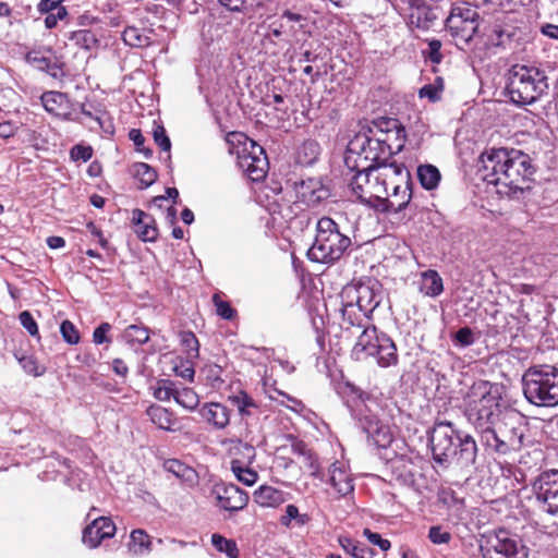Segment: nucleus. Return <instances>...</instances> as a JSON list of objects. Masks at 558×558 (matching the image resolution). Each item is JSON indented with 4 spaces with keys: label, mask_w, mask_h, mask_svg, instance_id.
<instances>
[{
    "label": "nucleus",
    "mask_w": 558,
    "mask_h": 558,
    "mask_svg": "<svg viewBox=\"0 0 558 558\" xmlns=\"http://www.w3.org/2000/svg\"><path fill=\"white\" fill-rule=\"evenodd\" d=\"M403 145L404 129L398 120H373L349 141L344 166L347 169L365 170L379 165H390L392 155Z\"/></svg>",
    "instance_id": "nucleus-1"
},
{
    "label": "nucleus",
    "mask_w": 558,
    "mask_h": 558,
    "mask_svg": "<svg viewBox=\"0 0 558 558\" xmlns=\"http://www.w3.org/2000/svg\"><path fill=\"white\" fill-rule=\"evenodd\" d=\"M478 171L488 184L508 197H517L530 190L534 168L530 157L518 149L490 148L482 153Z\"/></svg>",
    "instance_id": "nucleus-2"
},
{
    "label": "nucleus",
    "mask_w": 558,
    "mask_h": 558,
    "mask_svg": "<svg viewBox=\"0 0 558 558\" xmlns=\"http://www.w3.org/2000/svg\"><path fill=\"white\" fill-rule=\"evenodd\" d=\"M433 459L442 466L456 462L462 468L472 465L477 456L473 437L457 429L449 421L436 422L429 436Z\"/></svg>",
    "instance_id": "nucleus-3"
},
{
    "label": "nucleus",
    "mask_w": 558,
    "mask_h": 558,
    "mask_svg": "<svg viewBox=\"0 0 558 558\" xmlns=\"http://www.w3.org/2000/svg\"><path fill=\"white\" fill-rule=\"evenodd\" d=\"M500 395L498 387L486 380L475 381L469 389L464 402L469 421L481 432L498 416Z\"/></svg>",
    "instance_id": "nucleus-4"
},
{
    "label": "nucleus",
    "mask_w": 558,
    "mask_h": 558,
    "mask_svg": "<svg viewBox=\"0 0 558 558\" xmlns=\"http://www.w3.org/2000/svg\"><path fill=\"white\" fill-rule=\"evenodd\" d=\"M526 400L537 407L558 404V368L554 365L530 367L522 377Z\"/></svg>",
    "instance_id": "nucleus-5"
},
{
    "label": "nucleus",
    "mask_w": 558,
    "mask_h": 558,
    "mask_svg": "<svg viewBox=\"0 0 558 558\" xmlns=\"http://www.w3.org/2000/svg\"><path fill=\"white\" fill-rule=\"evenodd\" d=\"M506 88L512 102L530 105L547 92V76L535 66L514 65L510 70Z\"/></svg>",
    "instance_id": "nucleus-6"
},
{
    "label": "nucleus",
    "mask_w": 558,
    "mask_h": 558,
    "mask_svg": "<svg viewBox=\"0 0 558 558\" xmlns=\"http://www.w3.org/2000/svg\"><path fill=\"white\" fill-rule=\"evenodd\" d=\"M351 245V239L340 232L338 225L329 217L320 218L316 223V236L307 251L311 260L332 263L338 260Z\"/></svg>",
    "instance_id": "nucleus-7"
},
{
    "label": "nucleus",
    "mask_w": 558,
    "mask_h": 558,
    "mask_svg": "<svg viewBox=\"0 0 558 558\" xmlns=\"http://www.w3.org/2000/svg\"><path fill=\"white\" fill-rule=\"evenodd\" d=\"M483 445L499 454L518 451L523 442L524 426L515 414H507L478 432Z\"/></svg>",
    "instance_id": "nucleus-8"
},
{
    "label": "nucleus",
    "mask_w": 558,
    "mask_h": 558,
    "mask_svg": "<svg viewBox=\"0 0 558 558\" xmlns=\"http://www.w3.org/2000/svg\"><path fill=\"white\" fill-rule=\"evenodd\" d=\"M352 356L357 361L374 357L380 367L395 366L398 363L395 342L375 326L364 327L352 349Z\"/></svg>",
    "instance_id": "nucleus-9"
},
{
    "label": "nucleus",
    "mask_w": 558,
    "mask_h": 558,
    "mask_svg": "<svg viewBox=\"0 0 558 558\" xmlns=\"http://www.w3.org/2000/svg\"><path fill=\"white\" fill-rule=\"evenodd\" d=\"M481 16L475 8L458 4L451 9L446 20V27L458 48L470 46L478 32Z\"/></svg>",
    "instance_id": "nucleus-10"
},
{
    "label": "nucleus",
    "mask_w": 558,
    "mask_h": 558,
    "mask_svg": "<svg viewBox=\"0 0 558 558\" xmlns=\"http://www.w3.org/2000/svg\"><path fill=\"white\" fill-rule=\"evenodd\" d=\"M484 558H527V549L518 536L499 530L485 537L481 545Z\"/></svg>",
    "instance_id": "nucleus-11"
},
{
    "label": "nucleus",
    "mask_w": 558,
    "mask_h": 558,
    "mask_svg": "<svg viewBox=\"0 0 558 558\" xmlns=\"http://www.w3.org/2000/svg\"><path fill=\"white\" fill-rule=\"evenodd\" d=\"M398 166V162L391 161L390 165H379V167L362 170L360 180L365 181V186L361 192L367 195L368 203L381 201L388 195V182L391 181Z\"/></svg>",
    "instance_id": "nucleus-12"
},
{
    "label": "nucleus",
    "mask_w": 558,
    "mask_h": 558,
    "mask_svg": "<svg viewBox=\"0 0 558 558\" xmlns=\"http://www.w3.org/2000/svg\"><path fill=\"white\" fill-rule=\"evenodd\" d=\"M389 183H391V193L388 192L381 201L386 204V210L399 213L407 207L412 197L410 172L404 165L399 163Z\"/></svg>",
    "instance_id": "nucleus-13"
},
{
    "label": "nucleus",
    "mask_w": 558,
    "mask_h": 558,
    "mask_svg": "<svg viewBox=\"0 0 558 558\" xmlns=\"http://www.w3.org/2000/svg\"><path fill=\"white\" fill-rule=\"evenodd\" d=\"M239 166L246 173V175L254 182L263 180L268 171V159L264 148L250 141V149L244 147L240 153L238 151Z\"/></svg>",
    "instance_id": "nucleus-14"
},
{
    "label": "nucleus",
    "mask_w": 558,
    "mask_h": 558,
    "mask_svg": "<svg viewBox=\"0 0 558 558\" xmlns=\"http://www.w3.org/2000/svg\"><path fill=\"white\" fill-rule=\"evenodd\" d=\"M533 486L537 500L544 505V511L558 518V470L542 472Z\"/></svg>",
    "instance_id": "nucleus-15"
},
{
    "label": "nucleus",
    "mask_w": 558,
    "mask_h": 558,
    "mask_svg": "<svg viewBox=\"0 0 558 558\" xmlns=\"http://www.w3.org/2000/svg\"><path fill=\"white\" fill-rule=\"evenodd\" d=\"M403 10L409 12V26L412 31L427 32L438 20L435 7L429 0H400Z\"/></svg>",
    "instance_id": "nucleus-16"
},
{
    "label": "nucleus",
    "mask_w": 558,
    "mask_h": 558,
    "mask_svg": "<svg viewBox=\"0 0 558 558\" xmlns=\"http://www.w3.org/2000/svg\"><path fill=\"white\" fill-rule=\"evenodd\" d=\"M340 296L341 300L356 303V306L361 308L366 316H369L381 302L380 294L373 286L368 284L347 286L343 288Z\"/></svg>",
    "instance_id": "nucleus-17"
},
{
    "label": "nucleus",
    "mask_w": 558,
    "mask_h": 558,
    "mask_svg": "<svg viewBox=\"0 0 558 558\" xmlns=\"http://www.w3.org/2000/svg\"><path fill=\"white\" fill-rule=\"evenodd\" d=\"M362 412V410H360ZM360 424L367 434L368 439L378 448H387L393 439V434L388 424L381 422L376 414L361 413Z\"/></svg>",
    "instance_id": "nucleus-18"
},
{
    "label": "nucleus",
    "mask_w": 558,
    "mask_h": 558,
    "mask_svg": "<svg viewBox=\"0 0 558 558\" xmlns=\"http://www.w3.org/2000/svg\"><path fill=\"white\" fill-rule=\"evenodd\" d=\"M218 506L226 511H240L247 506L248 494L234 484H220L214 487Z\"/></svg>",
    "instance_id": "nucleus-19"
},
{
    "label": "nucleus",
    "mask_w": 558,
    "mask_h": 558,
    "mask_svg": "<svg viewBox=\"0 0 558 558\" xmlns=\"http://www.w3.org/2000/svg\"><path fill=\"white\" fill-rule=\"evenodd\" d=\"M295 195L298 202L316 206L330 196V191L320 179L308 178L295 184Z\"/></svg>",
    "instance_id": "nucleus-20"
},
{
    "label": "nucleus",
    "mask_w": 558,
    "mask_h": 558,
    "mask_svg": "<svg viewBox=\"0 0 558 558\" xmlns=\"http://www.w3.org/2000/svg\"><path fill=\"white\" fill-rule=\"evenodd\" d=\"M116 530V525L110 518L99 517L84 529L83 543L89 548H96L104 539L113 537Z\"/></svg>",
    "instance_id": "nucleus-21"
},
{
    "label": "nucleus",
    "mask_w": 558,
    "mask_h": 558,
    "mask_svg": "<svg viewBox=\"0 0 558 558\" xmlns=\"http://www.w3.org/2000/svg\"><path fill=\"white\" fill-rule=\"evenodd\" d=\"M328 482L339 496H347L354 489L348 466L339 461L330 465Z\"/></svg>",
    "instance_id": "nucleus-22"
},
{
    "label": "nucleus",
    "mask_w": 558,
    "mask_h": 558,
    "mask_svg": "<svg viewBox=\"0 0 558 558\" xmlns=\"http://www.w3.org/2000/svg\"><path fill=\"white\" fill-rule=\"evenodd\" d=\"M134 232L144 242H154L158 236L155 219L141 209L132 211Z\"/></svg>",
    "instance_id": "nucleus-23"
},
{
    "label": "nucleus",
    "mask_w": 558,
    "mask_h": 558,
    "mask_svg": "<svg viewBox=\"0 0 558 558\" xmlns=\"http://www.w3.org/2000/svg\"><path fill=\"white\" fill-rule=\"evenodd\" d=\"M201 416L216 429H223L229 425L230 411L219 402L205 403L199 409Z\"/></svg>",
    "instance_id": "nucleus-24"
},
{
    "label": "nucleus",
    "mask_w": 558,
    "mask_h": 558,
    "mask_svg": "<svg viewBox=\"0 0 558 558\" xmlns=\"http://www.w3.org/2000/svg\"><path fill=\"white\" fill-rule=\"evenodd\" d=\"M254 501L264 508H276L286 501V494L272 486H260L254 492Z\"/></svg>",
    "instance_id": "nucleus-25"
},
{
    "label": "nucleus",
    "mask_w": 558,
    "mask_h": 558,
    "mask_svg": "<svg viewBox=\"0 0 558 558\" xmlns=\"http://www.w3.org/2000/svg\"><path fill=\"white\" fill-rule=\"evenodd\" d=\"M230 403L236 408L242 418H248L258 413V403L245 391H239L228 397Z\"/></svg>",
    "instance_id": "nucleus-26"
},
{
    "label": "nucleus",
    "mask_w": 558,
    "mask_h": 558,
    "mask_svg": "<svg viewBox=\"0 0 558 558\" xmlns=\"http://www.w3.org/2000/svg\"><path fill=\"white\" fill-rule=\"evenodd\" d=\"M231 462L230 468L240 465H251L256 457L255 448L243 441H236L230 448Z\"/></svg>",
    "instance_id": "nucleus-27"
},
{
    "label": "nucleus",
    "mask_w": 558,
    "mask_h": 558,
    "mask_svg": "<svg viewBox=\"0 0 558 558\" xmlns=\"http://www.w3.org/2000/svg\"><path fill=\"white\" fill-rule=\"evenodd\" d=\"M342 306L340 308L343 324H347V327H366L364 325L365 322L368 320L369 316H366L361 308L356 306V303L349 302L348 300H341Z\"/></svg>",
    "instance_id": "nucleus-28"
},
{
    "label": "nucleus",
    "mask_w": 558,
    "mask_h": 558,
    "mask_svg": "<svg viewBox=\"0 0 558 558\" xmlns=\"http://www.w3.org/2000/svg\"><path fill=\"white\" fill-rule=\"evenodd\" d=\"M420 290L427 296H438L444 291V283L439 274L432 269L422 272Z\"/></svg>",
    "instance_id": "nucleus-29"
},
{
    "label": "nucleus",
    "mask_w": 558,
    "mask_h": 558,
    "mask_svg": "<svg viewBox=\"0 0 558 558\" xmlns=\"http://www.w3.org/2000/svg\"><path fill=\"white\" fill-rule=\"evenodd\" d=\"M163 468L167 472L172 473L182 482L195 484L197 481V474L195 470L177 459H169L165 461Z\"/></svg>",
    "instance_id": "nucleus-30"
},
{
    "label": "nucleus",
    "mask_w": 558,
    "mask_h": 558,
    "mask_svg": "<svg viewBox=\"0 0 558 558\" xmlns=\"http://www.w3.org/2000/svg\"><path fill=\"white\" fill-rule=\"evenodd\" d=\"M320 153V147L317 142L308 140L302 143L296 149L295 161L301 166L313 165Z\"/></svg>",
    "instance_id": "nucleus-31"
},
{
    "label": "nucleus",
    "mask_w": 558,
    "mask_h": 558,
    "mask_svg": "<svg viewBox=\"0 0 558 558\" xmlns=\"http://www.w3.org/2000/svg\"><path fill=\"white\" fill-rule=\"evenodd\" d=\"M147 415L150 421L159 428L165 430H173L175 420L171 412L160 405H150L147 409Z\"/></svg>",
    "instance_id": "nucleus-32"
},
{
    "label": "nucleus",
    "mask_w": 558,
    "mask_h": 558,
    "mask_svg": "<svg viewBox=\"0 0 558 558\" xmlns=\"http://www.w3.org/2000/svg\"><path fill=\"white\" fill-rule=\"evenodd\" d=\"M122 39L125 45L133 48H144L151 44L150 37L135 26L126 27L122 33Z\"/></svg>",
    "instance_id": "nucleus-33"
},
{
    "label": "nucleus",
    "mask_w": 558,
    "mask_h": 558,
    "mask_svg": "<svg viewBox=\"0 0 558 558\" xmlns=\"http://www.w3.org/2000/svg\"><path fill=\"white\" fill-rule=\"evenodd\" d=\"M130 550L134 555H144L151 550L150 536L144 530H134L130 536Z\"/></svg>",
    "instance_id": "nucleus-34"
},
{
    "label": "nucleus",
    "mask_w": 558,
    "mask_h": 558,
    "mask_svg": "<svg viewBox=\"0 0 558 558\" xmlns=\"http://www.w3.org/2000/svg\"><path fill=\"white\" fill-rule=\"evenodd\" d=\"M417 177L422 186L426 190L435 189L440 181V172L433 165H423L417 168Z\"/></svg>",
    "instance_id": "nucleus-35"
},
{
    "label": "nucleus",
    "mask_w": 558,
    "mask_h": 558,
    "mask_svg": "<svg viewBox=\"0 0 558 558\" xmlns=\"http://www.w3.org/2000/svg\"><path fill=\"white\" fill-rule=\"evenodd\" d=\"M133 175L140 181L141 189L150 186L157 180V172L145 162H136L132 166Z\"/></svg>",
    "instance_id": "nucleus-36"
},
{
    "label": "nucleus",
    "mask_w": 558,
    "mask_h": 558,
    "mask_svg": "<svg viewBox=\"0 0 558 558\" xmlns=\"http://www.w3.org/2000/svg\"><path fill=\"white\" fill-rule=\"evenodd\" d=\"M175 402L183 408L193 411L199 403L198 395L191 388H179L177 387Z\"/></svg>",
    "instance_id": "nucleus-37"
},
{
    "label": "nucleus",
    "mask_w": 558,
    "mask_h": 558,
    "mask_svg": "<svg viewBox=\"0 0 558 558\" xmlns=\"http://www.w3.org/2000/svg\"><path fill=\"white\" fill-rule=\"evenodd\" d=\"M123 337L129 343L143 344L149 340V332L142 325H130L124 329Z\"/></svg>",
    "instance_id": "nucleus-38"
},
{
    "label": "nucleus",
    "mask_w": 558,
    "mask_h": 558,
    "mask_svg": "<svg viewBox=\"0 0 558 558\" xmlns=\"http://www.w3.org/2000/svg\"><path fill=\"white\" fill-rule=\"evenodd\" d=\"M213 545L221 553H225L230 558H238L239 549L236 543L232 539H228L219 534H213Z\"/></svg>",
    "instance_id": "nucleus-39"
},
{
    "label": "nucleus",
    "mask_w": 558,
    "mask_h": 558,
    "mask_svg": "<svg viewBox=\"0 0 558 558\" xmlns=\"http://www.w3.org/2000/svg\"><path fill=\"white\" fill-rule=\"evenodd\" d=\"M347 170H348V173L345 175H350V178H348V181H349V186H350L352 193L357 198H360L362 202L368 203L367 195L364 194L363 192H361L362 189L364 190V186H365V181L360 180L362 170H359V169H347Z\"/></svg>",
    "instance_id": "nucleus-40"
},
{
    "label": "nucleus",
    "mask_w": 558,
    "mask_h": 558,
    "mask_svg": "<svg viewBox=\"0 0 558 558\" xmlns=\"http://www.w3.org/2000/svg\"><path fill=\"white\" fill-rule=\"evenodd\" d=\"M180 342L184 348L186 354L191 359H196L199 355V343L196 336L192 331H181Z\"/></svg>",
    "instance_id": "nucleus-41"
},
{
    "label": "nucleus",
    "mask_w": 558,
    "mask_h": 558,
    "mask_svg": "<svg viewBox=\"0 0 558 558\" xmlns=\"http://www.w3.org/2000/svg\"><path fill=\"white\" fill-rule=\"evenodd\" d=\"M65 100V95L60 92H46L41 96L44 108L50 113H58L59 108Z\"/></svg>",
    "instance_id": "nucleus-42"
},
{
    "label": "nucleus",
    "mask_w": 558,
    "mask_h": 558,
    "mask_svg": "<svg viewBox=\"0 0 558 558\" xmlns=\"http://www.w3.org/2000/svg\"><path fill=\"white\" fill-rule=\"evenodd\" d=\"M231 471L239 482L247 486L254 485L258 478L257 472L251 465H236L231 468Z\"/></svg>",
    "instance_id": "nucleus-43"
},
{
    "label": "nucleus",
    "mask_w": 558,
    "mask_h": 558,
    "mask_svg": "<svg viewBox=\"0 0 558 558\" xmlns=\"http://www.w3.org/2000/svg\"><path fill=\"white\" fill-rule=\"evenodd\" d=\"M444 89V81L441 77H436L435 83L424 85L418 95L421 98H428L430 101H437L440 99L441 92Z\"/></svg>",
    "instance_id": "nucleus-44"
},
{
    "label": "nucleus",
    "mask_w": 558,
    "mask_h": 558,
    "mask_svg": "<svg viewBox=\"0 0 558 558\" xmlns=\"http://www.w3.org/2000/svg\"><path fill=\"white\" fill-rule=\"evenodd\" d=\"M177 385L170 380H162L155 388L154 397L160 401H169L175 399Z\"/></svg>",
    "instance_id": "nucleus-45"
},
{
    "label": "nucleus",
    "mask_w": 558,
    "mask_h": 558,
    "mask_svg": "<svg viewBox=\"0 0 558 558\" xmlns=\"http://www.w3.org/2000/svg\"><path fill=\"white\" fill-rule=\"evenodd\" d=\"M60 332L63 340L69 344H77L81 336L77 328L70 320H63L60 325Z\"/></svg>",
    "instance_id": "nucleus-46"
},
{
    "label": "nucleus",
    "mask_w": 558,
    "mask_h": 558,
    "mask_svg": "<svg viewBox=\"0 0 558 558\" xmlns=\"http://www.w3.org/2000/svg\"><path fill=\"white\" fill-rule=\"evenodd\" d=\"M428 538L432 543L437 545L448 544L451 539V534L441 526L435 525L429 529Z\"/></svg>",
    "instance_id": "nucleus-47"
},
{
    "label": "nucleus",
    "mask_w": 558,
    "mask_h": 558,
    "mask_svg": "<svg viewBox=\"0 0 558 558\" xmlns=\"http://www.w3.org/2000/svg\"><path fill=\"white\" fill-rule=\"evenodd\" d=\"M213 302L216 306L217 314L223 319H232L235 311L230 306L227 301L220 299L218 294L213 296Z\"/></svg>",
    "instance_id": "nucleus-48"
},
{
    "label": "nucleus",
    "mask_w": 558,
    "mask_h": 558,
    "mask_svg": "<svg viewBox=\"0 0 558 558\" xmlns=\"http://www.w3.org/2000/svg\"><path fill=\"white\" fill-rule=\"evenodd\" d=\"M19 362L27 374L34 376H39L43 374V371H39L36 359L32 355H23L19 357Z\"/></svg>",
    "instance_id": "nucleus-49"
},
{
    "label": "nucleus",
    "mask_w": 558,
    "mask_h": 558,
    "mask_svg": "<svg viewBox=\"0 0 558 558\" xmlns=\"http://www.w3.org/2000/svg\"><path fill=\"white\" fill-rule=\"evenodd\" d=\"M363 535L373 545H377L383 551H387L391 544L388 539L383 538L378 533L372 532L369 529H364Z\"/></svg>",
    "instance_id": "nucleus-50"
},
{
    "label": "nucleus",
    "mask_w": 558,
    "mask_h": 558,
    "mask_svg": "<svg viewBox=\"0 0 558 558\" xmlns=\"http://www.w3.org/2000/svg\"><path fill=\"white\" fill-rule=\"evenodd\" d=\"M21 325L28 331V333L33 337L38 336V326L32 314L27 311H24L19 316Z\"/></svg>",
    "instance_id": "nucleus-51"
},
{
    "label": "nucleus",
    "mask_w": 558,
    "mask_h": 558,
    "mask_svg": "<svg viewBox=\"0 0 558 558\" xmlns=\"http://www.w3.org/2000/svg\"><path fill=\"white\" fill-rule=\"evenodd\" d=\"M71 158L75 161L82 160L86 162L93 156V149L90 146L75 145L70 151Z\"/></svg>",
    "instance_id": "nucleus-52"
},
{
    "label": "nucleus",
    "mask_w": 558,
    "mask_h": 558,
    "mask_svg": "<svg viewBox=\"0 0 558 558\" xmlns=\"http://www.w3.org/2000/svg\"><path fill=\"white\" fill-rule=\"evenodd\" d=\"M339 543H340L341 547L347 553L352 555L353 557H355V558H365L364 555H363L364 554V549L359 547V545H356L351 538H349V537H340L339 538Z\"/></svg>",
    "instance_id": "nucleus-53"
},
{
    "label": "nucleus",
    "mask_w": 558,
    "mask_h": 558,
    "mask_svg": "<svg viewBox=\"0 0 558 558\" xmlns=\"http://www.w3.org/2000/svg\"><path fill=\"white\" fill-rule=\"evenodd\" d=\"M154 140L155 143L165 151H170L171 143L169 137L166 134V130L161 125H157L154 129Z\"/></svg>",
    "instance_id": "nucleus-54"
},
{
    "label": "nucleus",
    "mask_w": 558,
    "mask_h": 558,
    "mask_svg": "<svg viewBox=\"0 0 558 558\" xmlns=\"http://www.w3.org/2000/svg\"><path fill=\"white\" fill-rule=\"evenodd\" d=\"M441 49V41L438 39H430L428 40V51L426 52V56L433 63H440L442 60V53L440 51Z\"/></svg>",
    "instance_id": "nucleus-55"
},
{
    "label": "nucleus",
    "mask_w": 558,
    "mask_h": 558,
    "mask_svg": "<svg viewBox=\"0 0 558 558\" xmlns=\"http://www.w3.org/2000/svg\"><path fill=\"white\" fill-rule=\"evenodd\" d=\"M111 330V325L109 323H101L93 332V341L96 344L109 343L111 340L107 336V333Z\"/></svg>",
    "instance_id": "nucleus-56"
},
{
    "label": "nucleus",
    "mask_w": 558,
    "mask_h": 558,
    "mask_svg": "<svg viewBox=\"0 0 558 558\" xmlns=\"http://www.w3.org/2000/svg\"><path fill=\"white\" fill-rule=\"evenodd\" d=\"M25 60L36 66L37 69L44 71L46 66H48L49 59L41 56L38 51H29L25 56Z\"/></svg>",
    "instance_id": "nucleus-57"
},
{
    "label": "nucleus",
    "mask_w": 558,
    "mask_h": 558,
    "mask_svg": "<svg viewBox=\"0 0 558 558\" xmlns=\"http://www.w3.org/2000/svg\"><path fill=\"white\" fill-rule=\"evenodd\" d=\"M220 3L231 11H241L245 7L258 4L260 0H219Z\"/></svg>",
    "instance_id": "nucleus-58"
},
{
    "label": "nucleus",
    "mask_w": 558,
    "mask_h": 558,
    "mask_svg": "<svg viewBox=\"0 0 558 558\" xmlns=\"http://www.w3.org/2000/svg\"><path fill=\"white\" fill-rule=\"evenodd\" d=\"M454 340L461 347H469L474 342L473 332L469 327H463L456 332Z\"/></svg>",
    "instance_id": "nucleus-59"
},
{
    "label": "nucleus",
    "mask_w": 558,
    "mask_h": 558,
    "mask_svg": "<svg viewBox=\"0 0 558 558\" xmlns=\"http://www.w3.org/2000/svg\"><path fill=\"white\" fill-rule=\"evenodd\" d=\"M68 12L64 7L57 8L56 12L48 13L45 19V25L47 28H53L60 20H63L66 16Z\"/></svg>",
    "instance_id": "nucleus-60"
},
{
    "label": "nucleus",
    "mask_w": 558,
    "mask_h": 558,
    "mask_svg": "<svg viewBox=\"0 0 558 558\" xmlns=\"http://www.w3.org/2000/svg\"><path fill=\"white\" fill-rule=\"evenodd\" d=\"M73 38L76 40V43L83 44L85 48H89L90 44L96 43L94 34L88 29H81L75 32L73 34Z\"/></svg>",
    "instance_id": "nucleus-61"
},
{
    "label": "nucleus",
    "mask_w": 558,
    "mask_h": 558,
    "mask_svg": "<svg viewBox=\"0 0 558 558\" xmlns=\"http://www.w3.org/2000/svg\"><path fill=\"white\" fill-rule=\"evenodd\" d=\"M175 374L184 379L192 381L194 379L195 371L189 363L181 364L174 367Z\"/></svg>",
    "instance_id": "nucleus-62"
},
{
    "label": "nucleus",
    "mask_w": 558,
    "mask_h": 558,
    "mask_svg": "<svg viewBox=\"0 0 558 558\" xmlns=\"http://www.w3.org/2000/svg\"><path fill=\"white\" fill-rule=\"evenodd\" d=\"M62 7L59 0H40L38 3V11L40 13H52L57 8Z\"/></svg>",
    "instance_id": "nucleus-63"
},
{
    "label": "nucleus",
    "mask_w": 558,
    "mask_h": 558,
    "mask_svg": "<svg viewBox=\"0 0 558 558\" xmlns=\"http://www.w3.org/2000/svg\"><path fill=\"white\" fill-rule=\"evenodd\" d=\"M299 515V509L294 505H288L286 508V514L282 515L280 522L282 525L289 526L291 521Z\"/></svg>",
    "instance_id": "nucleus-64"
}]
</instances>
